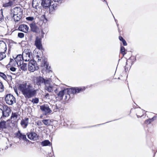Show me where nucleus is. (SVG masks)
<instances>
[{
  "label": "nucleus",
  "mask_w": 157,
  "mask_h": 157,
  "mask_svg": "<svg viewBox=\"0 0 157 157\" xmlns=\"http://www.w3.org/2000/svg\"><path fill=\"white\" fill-rule=\"evenodd\" d=\"M34 86L30 83H26L21 84L19 86L20 90L25 97L28 99L35 96L38 92V89H35Z\"/></svg>",
  "instance_id": "obj_1"
},
{
  "label": "nucleus",
  "mask_w": 157,
  "mask_h": 157,
  "mask_svg": "<svg viewBox=\"0 0 157 157\" xmlns=\"http://www.w3.org/2000/svg\"><path fill=\"white\" fill-rule=\"evenodd\" d=\"M23 60L25 61H30L32 58V53L30 50L28 49L24 50L22 53Z\"/></svg>",
  "instance_id": "obj_2"
},
{
  "label": "nucleus",
  "mask_w": 157,
  "mask_h": 157,
  "mask_svg": "<svg viewBox=\"0 0 157 157\" xmlns=\"http://www.w3.org/2000/svg\"><path fill=\"white\" fill-rule=\"evenodd\" d=\"M5 100L6 103L9 105H12L15 103V98L11 94H9L5 96Z\"/></svg>",
  "instance_id": "obj_3"
},
{
  "label": "nucleus",
  "mask_w": 157,
  "mask_h": 157,
  "mask_svg": "<svg viewBox=\"0 0 157 157\" xmlns=\"http://www.w3.org/2000/svg\"><path fill=\"white\" fill-rule=\"evenodd\" d=\"M28 68L29 71L33 72L38 69V67L37 66L36 62L32 59L29 62Z\"/></svg>",
  "instance_id": "obj_4"
},
{
  "label": "nucleus",
  "mask_w": 157,
  "mask_h": 157,
  "mask_svg": "<svg viewBox=\"0 0 157 157\" xmlns=\"http://www.w3.org/2000/svg\"><path fill=\"white\" fill-rule=\"evenodd\" d=\"M51 0H42L41 3V6L43 8L47 9L49 8L50 9V7H52L51 6ZM49 12L51 13L52 12L50 9L49 10Z\"/></svg>",
  "instance_id": "obj_5"
},
{
  "label": "nucleus",
  "mask_w": 157,
  "mask_h": 157,
  "mask_svg": "<svg viewBox=\"0 0 157 157\" xmlns=\"http://www.w3.org/2000/svg\"><path fill=\"white\" fill-rule=\"evenodd\" d=\"M51 82L52 81L51 79H47V81L45 82L44 85L45 90L49 92H52L53 91V86L51 84Z\"/></svg>",
  "instance_id": "obj_6"
},
{
  "label": "nucleus",
  "mask_w": 157,
  "mask_h": 157,
  "mask_svg": "<svg viewBox=\"0 0 157 157\" xmlns=\"http://www.w3.org/2000/svg\"><path fill=\"white\" fill-rule=\"evenodd\" d=\"M40 109L45 115L51 113L52 112V110L49 108V106L47 105L40 106Z\"/></svg>",
  "instance_id": "obj_7"
},
{
  "label": "nucleus",
  "mask_w": 157,
  "mask_h": 157,
  "mask_svg": "<svg viewBox=\"0 0 157 157\" xmlns=\"http://www.w3.org/2000/svg\"><path fill=\"white\" fill-rule=\"evenodd\" d=\"M47 81V79H45L43 78L40 76L36 78V83L38 86H41L42 85H44L45 82Z\"/></svg>",
  "instance_id": "obj_8"
},
{
  "label": "nucleus",
  "mask_w": 157,
  "mask_h": 157,
  "mask_svg": "<svg viewBox=\"0 0 157 157\" xmlns=\"http://www.w3.org/2000/svg\"><path fill=\"white\" fill-rule=\"evenodd\" d=\"M86 89L85 87H74L72 89H69V91L72 92L73 94H77L84 90Z\"/></svg>",
  "instance_id": "obj_9"
},
{
  "label": "nucleus",
  "mask_w": 157,
  "mask_h": 157,
  "mask_svg": "<svg viewBox=\"0 0 157 157\" xmlns=\"http://www.w3.org/2000/svg\"><path fill=\"white\" fill-rule=\"evenodd\" d=\"M11 13L14 15L23 14L22 10L19 7H16L11 10Z\"/></svg>",
  "instance_id": "obj_10"
},
{
  "label": "nucleus",
  "mask_w": 157,
  "mask_h": 157,
  "mask_svg": "<svg viewBox=\"0 0 157 157\" xmlns=\"http://www.w3.org/2000/svg\"><path fill=\"white\" fill-rule=\"evenodd\" d=\"M2 111L3 117H8L11 113L10 109L7 106H3Z\"/></svg>",
  "instance_id": "obj_11"
},
{
  "label": "nucleus",
  "mask_w": 157,
  "mask_h": 157,
  "mask_svg": "<svg viewBox=\"0 0 157 157\" xmlns=\"http://www.w3.org/2000/svg\"><path fill=\"white\" fill-rule=\"evenodd\" d=\"M14 59L18 66H21L24 60L22 55L21 54L17 55Z\"/></svg>",
  "instance_id": "obj_12"
},
{
  "label": "nucleus",
  "mask_w": 157,
  "mask_h": 157,
  "mask_svg": "<svg viewBox=\"0 0 157 157\" xmlns=\"http://www.w3.org/2000/svg\"><path fill=\"white\" fill-rule=\"evenodd\" d=\"M69 91V89H66L60 91L57 94L56 98H58L59 100H62L64 95L66 93H67Z\"/></svg>",
  "instance_id": "obj_13"
},
{
  "label": "nucleus",
  "mask_w": 157,
  "mask_h": 157,
  "mask_svg": "<svg viewBox=\"0 0 157 157\" xmlns=\"http://www.w3.org/2000/svg\"><path fill=\"white\" fill-rule=\"evenodd\" d=\"M41 38L37 37L35 41V44L37 48L40 50L42 49V44Z\"/></svg>",
  "instance_id": "obj_14"
},
{
  "label": "nucleus",
  "mask_w": 157,
  "mask_h": 157,
  "mask_svg": "<svg viewBox=\"0 0 157 157\" xmlns=\"http://www.w3.org/2000/svg\"><path fill=\"white\" fill-rule=\"evenodd\" d=\"M31 30L36 33H38L39 31V29L36 25L35 23L33 22L30 25Z\"/></svg>",
  "instance_id": "obj_15"
},
{
  "label": "nucleus",
  "mask_w": 157,
  "mask_h": 157,
  "mask_svg": "<svg viewBox=\"0 0 157 157\" xmlns=\"http://www.w3.org/2000/svg\"><path fill=\"white\" fill-rule=\"evenodd\" d=\"M18 29L19 30L21 31L27 33L29 31V27L26 25L21 24L19 25Z\"/></svg>",
  "instance_id": "obj_16"
},
{
  "label": "nucleus",
  "mask_w": 157,
  "mask_h": 157,
  "mask_svg": "<svg viewBox=\"0 0 157 157\" xmlns=\"http://www.w3.org/2000/svg\"><path fill=\"white\" fill-rule=\"evenodd\" d=\"M29 118H25L21 120L20 124L21 126L23 128H26L29 123Z\"/></svg>",
  "instance_id": "obj_17"
},
{
  "label": "nucleus",
  "mask_w": 157,
  "mask_h": 157,
  "mask_svg": "<svg viewBox=\"0 0 157 157\" xmlns=\"http://www.w3.org/2000/svg\"><path fill=\"white\" fill-rule=\"evenodd\" d=\"M7 50L6 44L3 41H0V52H6Z\"/></svg>",
  "instance_id": "obj_18"
},
{
  "label": "nucleus",
  "mask_w": 157,
  "mask_h": 157,
  "mask_svg": "<svg viewBox=\"0 0 157 157\" xmlns=\"http://www.w3.org/2000/svg\"><path fill=\"white\" fill-rule=\"evenodd\" d=\"M17 135V136L20 139H22L26 142L29 141L26 138V135L24 134L21 133L20 131H18Z\"/></svg>",
  "instance_id": "obj_19"
},
{
  "label": "nucleus",
  "mask_w": 157,
  "mask_h": 157,
  "mask_svg": "<svg viewBox=\"0 0 157 157\" xmlns=\"http://www.w3.org/2000/svg\"><path fill=\"white\" fill-rule=\"evenodd\" d=\"M29 139L32 140H36L38 139L37 134L35 132H32L28 135Z\"/></svg>",
  "instance_id": "obj_20"
},
{
  "label": "nucleus",
  "mask_w": 157,
  "mask_h": 157,
  "mask_svg": "<svg viewBox=\"0 0 157 157\" xmlns=\"http://www.w3.org/2000/svg\"><path fill=\"white\" fill-rule=\"evenodd\" d=\"M42 0H33L32 6L35 8L39 6Z\"/></svg>",
  "instance_id": "obj_21"
},
{
  "label": "nucleus",
  "mask_w": 157,
  "mask_h": 157,
  "mask_svg": "<svg viewBox=\"0 0 157 157\" xmlns=\"http://www.w3.org/2000/svg\"><path fill=\"white\" fill-rule=\"evenodd\" d=\"M13 5V2L12 1H9L8 2H6L3 4V6L5 7L10 8Z\"/></svg>",
  "instance_id": "obj_22"
},
{
  "label": "nucleus",
  "mask_w": 157,
  "mask_h": 157,
  "mask_svg": "<svg viewBox=\"0 0 157 157\" xmlns=\"http://www.w3.org/2000/svg\"><path fill=\"white\" fill-rule=\"evenodd\" d=\"M41 144L43 146H45L51 145V143L48 140H46L42 141Z\"/></svg>",
  "instance_id": "obj_23"
},
{
  "label": "nucleus",
  "mask_w": 157,
  "mask_h": 157,
  "mask_svg": "<svg viewBox=\"0 0 157 157\" xmlns=\"http://www.w3.org/2000/svg\"><path fill=\"white\" fill-rule=\"evenodd\" d=\"M42 122L44 125L48 126L51 124V121L49 119H44L42 120Z\"/></svg>",
  "instance_id": "obj_24"
},
{
  "label": "nucleus",
  "mask_w": 157,
  "mask_h": 157,
  "mask_svg": "<svg viewBox=\"0 0 157 157\" xmlns=\"http://www.w3.org/2000/svg\"><path fill=\"white\" fill-rule=\"evenodd\" d=\"M41 66L45 67L46 69H48V63L46 59H44L41 64Z\"/></svg>",
  "instance_id": "obj_25"
},
{
  "label": "nucleus",
  "mask_w": 157,
  "mask_h": 157,
  "mask_svg": "<svg viewBox=\"0 0 157 157\" xmlns=\"http://www.w3.org/2000/svg\"><path fill=\"white\" fill-rule=\"evenodd\" d=\"M18 115L19 114L17 113H12L11 116V119H13L14 120L16 121L18 117Z\"/></svg>",
  "instance_id": "obj_26"
},
{
  "label": "nucleus",
  "mask_w": 157,
  "mask_h": 157,
  "mask_svg": "<svg viewBox=\"0 0 157 157\" xmlns=\"http://www.w3.org/2000/svg\"><path fill=\"white\" fill-rule=\"evenodd\" d=\"M22 14L17 15H13V17H14V20L15 21H18L21 18Z\"/></svg>",
  "instance_id": "obj_27"
},
{
  "label": "nucleus",
  "mask_w": 157,
  "mask_h": 157,
  "mask_svg": "<svg viewBox=\"0 0 157 157\" xmlns=\"http://www.w3.org/2000/svg\"><path fill=\"white\" fill-rule=\"evenodd\" d=\"M20 68L23 71H26L27 69V64L26 63H24L23 62V63L21 64Z\"/></svg>",
  "instance_id": "obj_28"
},
{
  "label": "nucleus",
  "mask_w": 157,
  "mask_h": 157,
  "mask_svg": "<svg viewBox=\"0 0 157 157\" xmlns=\"http://www.w3.org/2000/svg\"><path fill=\"white\" fill-rule=\"evenodd\" d=\"M0 76L6 81L9 80L7 78V76L3 73L0 72Z\"/></svg>",
  "instance_id": "obj_29"
},
{
  "label": "nucleus",
  "mask_w": 157,
  "mask_h": 157,
  "mask_svg": "<svg viewBox=\"0 0 157 157\" xmlns=\"http://www.w3.org/2000/svg\"><path fill=\"white\" fill-rule=\"evenodd\" d=\"M5 52H0V61L6 57V55L5 54Z\"/></svg>",
  "instance_id": "obj_30"
},
{
  "label": "nucleus",
  "mask_w": 157,
  "mask_h": 157,
  "mask_svg": "<svg viewBox=\"0 0 157 157\" xmlns=\"http://www.w3.org/2000/svg\"><path fill=\"white\" fill-rule=\"evenodd\" d=\"M6 122L2 121L0 122V129L4 128L6 125Z\"/></svg>",
  "instance_id": "obj_31"
},
{
  "label": "nucleus",
  "mask_w": 157,
  "mask_h": 157,
  "mask_svg": "<svg viewBox=\"0 0 157 157\" xmlns=\"http://www.w3.org/2000/svg\"><path fill=\"white\" fill-rule=\"evenodd\" d=\"M59 109V107L57 106L56 105H52V109L55 112H56Z\"/></svg>",
  "instance_id": "obj_32"
},
{
  "label": "nucleus",
  "mask_w": 157,
  "mask_h": 157,
  "mask_svg": "<svg viewBox=\"0 0 157 157\" xmlns=\"http://www.w3.org/2000/svg\"><path fill=\"white\" fill-rule=\"evenodd\" d=\"M121 53L124 56L126 54V52H125V49L124 47L121 46L120 50Z\"/></svg>",
  "instance_id": "obj_33"
},
{
  "label": "nucleus",
  "mask_w": 157,
  "mask_h": 157,
  "mask_svg": "<svg viewBox=\"0 0 157 157\" xmlns=\"http://www.w3.org/2000/svg\"><path fill=\"white\" fill-rule=\"evenodd\" d=\"M4 90V87L2 83L0 82V92H2Z\"/></svg>",
  "instance_id": "obj_34"
},
{
  "label": "nucleus",
  "mask_w": 157,
  "mask_h": 157,
  "mask_svg": "<svg viewBox=\"0 0 157 157\" xmlns=\"http://www.w3.org/2000/svg\"><path fill=\"white\" fill-rule=\"evenodd\" d=\"M39 102V99L37 98H35L34 99H33L32 100V102L33 103L37 104Z\"/></svg>",
  "instance_id": "obj_35"
},
{
  "label": "nucleus",
  "mask_w": 157,
  "mask_h": 157,
  "mask_svg": "<svg viewBox=\"0 0 157 157\" xmlns=\"http://www.w3.org/2000/svg\"><path fill=\"white\" fill-rule=\"evenodd\" d=\"M3 19V16L2 14V10L1 9L0 10V21H1Z\"/></svg>",
  "instance_id": "obj_36"
},
{
  "label": "nucleus",
  "mask_w": 157,
  "mask_h": 157,
  "mask_svg": "<svg viewBox=\"0 0 157 157\" xmlns=\"http://www.w3.org/2000/svg\"><path fill=\"white\" fill-rule=\"evenodd\" d=\"M18 36L20 38H23L24 36V34L23 33H20L18 34Z\"/></svg>",
  "instance_id": "obj_37"
},
{
  "label": "nucleus",
  "mask_w": 157,
  "mask_h": 157,
  "mask_svg": "<svg viewBox=\"0 0 157 157\" xmlns=\"http://www.w3.org/2000/svg\"><path fill=\"white\" fill-rule=\"evenodd\" d=\"M26 19L29 21H33L34 20V17H27Z\"/></svg>",
  "instance_id": "obj_38"
},
{
  "label": "nucleus",
  "mask_w": 157,
  "mask_h": 157,
  "mask_svg": "<svg viewBox=\"0 0 157 157\" xmlns=\"http://www.w3.org/2000/svg\"><path fill=\"white\" fill-rule=\"evenodd\" d=\"M42 121H38L36 122V124L38 126H41L42 125Z\"/></svg>",
  "instance_id": "obj_39"
},
{
  "label": "nucleus",
  "mask_w": 157,
  "mask_h": 157,
  "mask_svg": "<svg viewBox=\"0 0 157 157\" xmlns=\"http://www.w3.org/2000/svg\"><path fill=\"white\" fill-rule=\"evenodd\" d=\"M67 93H65V94L64 95V96H65V98H64L65 100H66L67 99V98H69L70 95L68 93L67 94Z\"/></svg>",
  "instance_id": "obj_40"
},
{
  "label": "nucleus",
  "mask_w": 157,
  "mask_h": 157,
  "mask_svg": "<svg viewBox=\"0 0 157 157\" xmlns=\"http://www.w3.org/2000/svg\"><path fill=\"white\" fill-rule=\"evenodd\" d=\"M152 121V119H150L148 120H147L145 121V123L146 124H149Z\"/></svg>",
  "instance_id": "obj_41"
},
{
  "label": "nucleus",
  "mask_w": 157,
  "mask_h": 157,
  "mask_svg": "<svg viewBox=\"0 0 157 157\" xmlns=\"http://www.w3.org/2000/svg\"><path fill=\"white\" fill-rule=\"evenodd\" d=\"M10 70L13 71V72H14L16 70V68L13 67H11L10 68Z\"/></svg>",
  "instance_id": "obj_42"
},
{
  "label": "nucleus",
  "mask_w": 157,
  "mask_h": 157,
  "mask_svg": "<svg viewBox=\"0 0 157 157\" xmlns=\"http://www.w3.org/2000/svg\"><path fill=\"white\" fill-rule=\"evenodd\" d=\"M2 117H3L2 109L0 108V119Z\"/></svg>",
  "instance_id": "obj_43"
},
{
  "label": "nucleus",
  "mask_w": 157,
  "mask_h": 157,
  "mask_svg": "<svg viewBox=\"0 0 157 157\" xmlns=\"http://www.w3.org/2000/svg\"><path fill=\"white\" fill-rule=\"evenodd\" d=\"M55 2H57L59 3H61L64 1V0H54Z\"/></svg>",
  "instance_id": "obj_44"
},
{
  "label": "nucleus",
  "mask_w": 157,
  "mask_h": 157,
  "mask_svg": "<svg viewBox=\"0 0 157 157\" xmlns=\"http://www.w3.org/2000/svg\"><path fill=\"white\" fill-rule=\"evenodd\" d=\"M45 97L47 99H49V94L48 93H47L45 95Z\"/></svg>",
  "instance_id": "obj_45"
},
{
  "label": "nucleus",
  "mask_w": 157,
  "mask_h": 157,
  "mask_svg": "<svg viewBox=\"0 0 157 157\" xmlns=\"http://www.w3.org/2000/svg\"><path fill=\"white\" fill-rule=\"evenodd\" d=\"M122 42L124 46H126L127 45V43L126 41L124 40L122 41Z\"/></svg>",
  "instance_id": "obj_46"
},
{
  "label": "nucleus",
  "mask_w": 157,
  "mask_h": 157,
  "mask_svg": "<svg viewBox=\"0 0 157 157\" xmlns=\"http://www.w3.org/2000/svg\"><path fill=\"white\" fill-rule=\"evenodd\" d=\"M119 39L120 41H123V40H124V39H123V38L121 36H119Z\"/></svg>",
  "instance_id": "obj_47"
},
{
  "label": "nucleus",
  "mask_w": 157,
  "mask_h": 157,
  "mask_svg": "<svg viewBox=\"0 0 157 157\" xmlns=\"http://www.w3.org/2000/svg\"><path fill=\"white\" fill-rule=\"evenodd\" d=\"M7 77H8V79L10 80H12V76L10 75H7Z\"/></svg>",
  "instance_id": "obj_48"
},
{
  "label": "nucleus",
  "mask_w": 157,
  "mask_h": 157,
  "mask_svg": "<svg viewBox=\"0 0 157 157\" xmlns=\"http://www.w3.org/2000/svg\"><path fill=\"white\" fill-rule=\"evenodd\" d=\"M13 59H10V63H11V62H12V61H13Z\"/></svg>",
  "instance_id": "obj_49"
},
{
  "label": "nucleus",
  "mask_w": 157,
  "mask_h": 157,
  "mask_svg": "<svg viewBox=\"0 0 157 157\" xmlns=\"http://www.w3.org/2000/svg\"><path fill=\"white\" fill-rule=\"evenodd\" d=\"M115 22H116V24H117V26H118V25L117 24V20H116V19H115Z\"/></svg>",
  "instance_id": "obj_50"
},
{
  "label": "nucleus",
  "mask_w": 157,
  "mask_h": 157,
  "mask_svg": "<svg viewBox=\"0 0 157 157\" xmlns=\"http://www.w3.org/2000/svg\"><path fill=\"white\" fill-rule=\"evenodd\" d=\"M137 116L138 117H139H139H141L142 116V115L141 116L137 115Z\"/></svg>",
  "instance_id": "obj_51"
},
{
  "label": "nucleus",
  "mask_w": 157,
  "mask_h": 157,
  "mask_svg": "<svg viewBox=\"0 0 157 157\" xmlns=\"http://www.w3.org/2000/svg\"><path fill=\"white\" fill-rule=\"evenodd\" d=\"M8 146H6V147L5 148V149H6L7 148H8Z\"/></svg>",
  "instance_id": "obj_52"
},
{
  "label": "nucleus",
  "mask_w": 157,
  "mask_h": 157,
  "mask_svg": "<svg viewBox=\"0 0 157 157\" xmlns=\"http://www.w3.org/2000/svg\"><path fill=\"white\" fill-rule=\"evenodd\" d=\"M42 33L44 34V32H43V33Z\"/></svg>",
  "instance_id": "obj_53"
},
{
  "label": "nucleus",
  "mask_w": 157,
  "mask_h": 157,
  "mask_svg": "<svg viewBox=\"0 0 157 157\" xmlns=\"http://www.w3.org/2000/svg\"><path fill=\"white\" fill-rule=\"evenodd\" d=\"M127 62H126V64L127 65Z\"/></svg>",
  "instance_id": "obj_54"
},
{
  "label": "nucleus",
  "mask_w": 157,
  "mask_h": 157,
  "mask_svg": "<svg viewBox=\"0 0 157 157\" xmlns=\"http://www.w3.org/2000/svg\"><path fill=\"white\" fill-rule=\"evenodd\" d=\"M36 57H39V56H36Z\"/></svg>",
  "instance_id": "obj_55"
},
{
  "label": "nucleus",
  "mask_w": 157,
  "mask_h": 157,
  "mask_svg": "<svg viewBox=\"0 0 157 157\" xmlns=\"http://www.w3.org/2000/svg\"><path fill=\"white\" fill-rule=\"evenodd\" d=\"M39 59H38V60H39Z\"/></svg>",
  "instance_id": "obj_56"
},
{
  "label": "nucleus",
  "mask_w": 157,
  "mask_h": 157,
  "mask_svg": "<svg viewBox=\"0 0 157 157\" xmlns=\"http://www.w3.org/2000/svg\"><path fill=\"white\" fill-rule=\"evenodd\" d=\"M106 3H107V2H106Z\"/></svg>",
  "instance_id": "obj_57"
}]
</instances>
